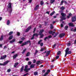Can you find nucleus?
Returning <instances> with one entry per match:
<instances>
[{
    "instance_id": "24",
    "label": "nucleus",
    "mask_w": 76,
    "mask_h": 76,
    "mask_svg": "<svg viewBox=\"0 0 76 76\" xmlns=\"http://www.w3.org/2000/svg\"><path fill=\"white\" fill-rule=\"evenodd\" d=\"M13 33V31L10 32L9 34V35H12Z\"/></svg>"
},
{
    "instance_id": "14",
    "label": "nucleus",
    "mask_w": 76,
    "mask_h": 76,
    "mask_svg": "<svg viewBox=\"0 0 76 76\" xmlns=\"http://www.w3.org/2000/svg\"><path fill=\"white\" fill-rule=\"evenodd\" d=\"M50 51H47L46 53V56H48L50 54Z\"/></svg>"
},
{
    "instance_id": "13",
    "label": "nucleus",
    "mask_w": 76,
    "mask_h": 76,
    "mask_svg": "<svg viewBox=\"0 0 76 76\" xmlns=\"http://www.w3.org/2000/svg\"><path fill=\"white\" fill-rule=\"evenodd\" d=\"M49 33V34H52L53 35H54V34H55V32H53L52 31H50Z\"/></svg>"
},
{
    "instance_id": "23",
    "label": "nucleus",
    "mask_w": 76,
    "mask_h": 76,
    "mask_svg": "<svg viewBox=\"0 0 76 76\" xmlns=\"http://www.w3.org/2000/svg\"><path fill=\"white\" fill-rule=\"evenodd\" d=\"M55 13V11H53L52 13L50 14V16H52Z\"/></svg>"
},
{
    "instance_id": "2",
    "label": "nucleus",
    "mask_w": 76,
    "mask_h": 76,
    "mask_svg": "<svg viewBox=\"0 0 76 76\" xmlns=\"http://www.w3.org/2000/svg\"><path fill=\"white\" fill-rule=\"evenodd\" d=\"M69 48H67V49H66V50H65V57H66L67 55V54H70L72 53V52L70 51H69Z\"/></svg>"
},
{
    "instance_id": "30",
    "label": "nucleus",
    "mask_w": 76,
    "mask_h": 76,
    "mask_svg": "<svg viewBox=\"0 0 76 76\" xmlns=\"http://www.w3.org/2000/svg\"><path fill=\"white\" fill-rule=\"evenodd\" d=\"M29 54H30V53L29 52L26 55V56H27V57L29 56Z\"/></svg>"
},
{
    "instance_id": "9",
    "label": "nucleus",
    "mask_w": 76,
    "mask_h": 76,
    "mask_svg": "<svg viewBox=\"0 0 76 76\" xmlns=\"http://www.w3.org/2000/svg\"><path fill=\"white\" fill-rule=\"evenodd\" d=\"M31 26H29L26 30V32H28L30 29H31Z\"/></svg>"
},
{
    "instance_id": "53",
    "label": "nucleus",
    "mask_w": 76,
    "mask_h": 76,
    "mask_svg": "<svg viewBox=\"0 0 76 76\" xmlns=\"http://www.w3.org/2000/svg\"><path fill=\"white\" fill-rule=\"evenodd\" d=\"M22 42H23V41H19V43H20V44H21V43H22Z\"/></svg>"
},
{
    "instance_id": "31",
    "label": "nucleus",
    "mask_w": 76,
    "mask_h": 76,
    "mask_svg": "<svg viewBox=\"0 0 76 76\" xmlns=\"http://www.w3.org/2000/svg\"><path fill=\"white\" fill-rule=\"evenodd\" d=\"M42 40L41 39L38 42V43L39 44H40V43H41V42H42Z\"/></svg>"
},
{
    "instance_id": "7",
    "label": "nucleus",
    "mask_w": 76,
    "mask_h": 76,
    "mask_svg": "<svg viewBox=\"0 0 76 76\" xmlns=\"http://www.w3.org/2000/svg\"><path fill=\"white\" fill-rule=\"evenodd\" d=\"M76 21V16H74L72 17V22H75V21Z\"/></svg>"
},
{
    "instance_id": "48",
    "label": "nucleus",
    "mask_w": 76,
    "mask_h": 76,
    "mask_svg": "<svg viewBox=\"0 0 76 76\" xmlns=\"http://www.w3.org/2000/svg\"><path fill=\"white\" fill-rule=\"evenodd\" d=\"M38 52V51L37 50H36L35 51V54H36Z\"/></svg>"
},
{
    "instance_id": "55",
    "label": "nucleus",
    "mask_w": 76,
    "mask_h": 76,
    "mask_svg": "<svg viewBox=\"0 0 76 76\" xmlns=\"http://www.w3.org/2000/svg\"><path fill=\"white\" fill-rule=\"evenodd\" d=\"M69 16L70 17L71 16H72V14H71V13H69Z\"/></svg>"
},
{
    "instance_id": "59",
    "label": "nucleus",
    "mask_w": 76,
    "mask_h": 76,
    "mask_svg": "<svg viewBox=\"0 0 76 76\" xmlns=\"http://www.w3.org/2000/svg\"><path fill=\"white\" fill-rule=\"evenodd\" d=\"M5 48H7V47L6 46H5L4 47V49H5Z\"/></svg>"
},
{
    "instance_id": "54",
    "label": "nucleus",
    "mask_w": 76,
    "mask_h": 76,
    "mask_svg": "<svg viewBox=\"0 0 76 76\" xmlns=\"http://www.w3.org/2000/svg\"><path fill=\"white\" fill-rule=\"evenodd\" d=\"M35 30H36V28H35L34 29V31H33L34 33H35Z\"/></svg>"
},
{
    "instance_id": "36",
    "label": "nucleus",
    "mask_w": 76,
    "mask_h": 76,
    "mask_svg": "<svg viewBox=\"0 0 76 76\" xmlns=\"http://www.w3.org/2000/svg\"><path fill=\"white\" fill-rule=\"evenodd\" d=\"M64 7H62L61 8H60V9H61V10H64Z\"/></svg>"
},
{
    "instance_id": "8",
    "label": "nucleus",
    "mask_w": 76,
    "mask_h": 76,
    "mask_svg": "<svg viewBox=\"0 0 76 76\" xmlns=\"http://www.w3.org/2000/svg\"><path fill=\"white\" fill-rule=\"evenodd\" d=\"M65 34L64 33H62L61 34H60L59 36V37H60L61 38H62V37H63L65 35Z\"/></svg>"
},
{
    "instance_id": "38",
    "label": "nucleus",
    "mask_w": 76,
    "mask_h": 76,
    "mask_svg": "<svg viewBox=\"0 0 76 76\" xmlns=\"http://www.w3.org/2000/svg\"><path fill=\"white\" fill-rule=\"evenodd\" d=\"M53 25L52 24H50V28L51 29H53Z\"/></svg>"
},
{
    "instance_id": "28",
    "label": "nucleus",
    "mask_w": 76,
    "mask_h": 76,
    "mask_svg": "<svg viewBox=\"0 0 76 76\" xmlns=\"http://www.w3.org/2000/svg\"><path fill=\"white\" fill-rule=\"evenodd\" d=\"M60 54H61V52L60 51H58L57 53V55H60Z\"/></svg>"
},
{
    "instance_id": "18",
    "label": "nucleus",
    "mask_w": 76,
    "mask_h": 76,
    "mask_svg": "<svg viewBox=\"0 0 76 76\" xmlns=\"http://www.w3.org/2000/svg\"><path fill=\"white\" fill-rule=\"evenodd\" d=\"M15 41H16V39H13L12 41L10 42V43H13V42H14Z\"/></svg>"
},
{
    "instance_id": "41",
    "label": "nucleus",
    "mask_w": 76,
    "mask_h": 76,
    "mask_svg": "<svg viewBox=\"0 0 76 76\" xmlns=\"http://www.w3.org/2000/svg\"><path fill=\"white\" fill-rule=\"evenodd\" d=\"M11 71V69H8L7 70V72H10Z\"/></svg>"
},
{
    "instance_id": "64",
    "label": "nucleus",
    "mask_w": 76,
    "mask_h": 76,
    "mask_svg": "<svg viewBox=\"0 0 76 76\" xmlns=\"http://www.w3.org/2000/svg\"><path fill=\"white\" fill-rule=\"evenodd\" d=\"M29 3H31L32 2V0H29Z\"/></svg>"
},
{
    "instance_id": "22",
    "label": "nucleus",
    "mask_w": 76,
    "mask_h": 76,
    "mask_svg": "<svg viewBox=\"0 0 76 76\" xmlns=\"http://www.w3.org/2000/svg\"><path fill=\"white\" fill-rule=\"evenodd\" d=\"M3 39V36H1V38H0V41H2Z\"/></svg>"
},
{
    "instance_id": "34",
    "label": "nucleus",
    "mask_w": 76,
    "mask_h": 76,
    "mask_svg": "<svg viewBox=\"0 0 76 76\" xmlns=\"http://www.w3.org/2000/svg\"><path fill=\"white\" fill-rule=\"evenodd\" d=\"M44 50H45V48H41L40 51H44Z\"/></svg>"
},
{
    "instance_id": "37",
    "label": "nucleus",
    "mask_w": 76,
    "mask_h": 76,
    "mask_svg": "<svg viewBox=\"0 0 76 76\" xmlns=\"http://www.w3.org/2000/svg\"><path fill=\"white\" fill-rule=\"evenodd\" d=\"M35 34V36L36 37H37V36H38V35H39V34H38L37 33H36L35 34Z\"/></svg>"
},
{
    "instance_id": "46",
    "label": "nucleus",
    "mask_w": 76,
    "mask_h": 76,
    "mask_svg": "<svg viewBox=\"0 0 76 76\" xmlns=\"http://www.w3.org/2000/svg\"><path fill=\"white\" fill-rule=\"evenodd\" d=\"M63 2H64V1H61V4H60V5H62L63 3Z\"/></svg>"
},
{
    "instance_id": "1",
    "label": "nucleus",
    "mask_w": 76,
    "mask_h": 76,
    "mask_svg": "<svg viewBox=\"0 0 76 76\" xmlns=\"http://www.w3.org/2000/svg\"><path fill=\"white\" fill-rule=\"evenodd\" d=\"M59 13H61V15L62 16V19H63V20H65L66 19V17H65L66 16V14L62 12H63V11H59Z\"/></svg>"
},
{
    "instance_id": "61",
    "label": "nucleus",
    "mask_w": 76,
    "mask_h": 76,
    "mask_svg": "<svg viewBox=\"0 0 76 76\" xmlns=\"http://www.w3.org/2000/svg\"><path fill=\"white\" fill-rule=\"evenodd\" d=\"M26 60H27V61H28L29 60V58H26Z\"/></svg>"
},
{
    "instance_id": "35",
    "label": "nucleus",
    "mask_w": 76,
    "mask_h": 76,
    "mask_svg": "<svg viewBox=\"0 0 76 76\" xmlns=\"http://www.w3.org/2000/svg\"><path fill=\"white\" fill-rule=\"evenodd\" d=\"M67 28H68V26H65V30H67Z\"/></svg>"
},
{
    "instance_id": "43",
    "label": "nucleus",
    "mask_w": 76,
    "mask_h": 76,
    "mask_svg": "<svg viewBox=\"0 0 76 76\" xmlns=\"http://www.w3.org/2000/svg\"><path fill=\"white\" fill-rule=\"evenodd\" d=\"M26 49H25L24 50H23V51L22 52V53L23 54V53H25V51H26Z\"/></svg>"
},
{
    "instance_id": "26",
    "label": "nucleus",
    "mask_w": 76,
    "mask_h": 76,
    "mask_svg": "<svg viewBox=\"0 0 76 76\" xmlns=\"http://www.w3.org/2000/svg\"><path fill=\"white\" fill-rule=\"evenodd\" d=\"M40 35V38H42L43 37H44V34H39Z\"/></svg>"
},
{
    "instance_id": "60",
    "label": "nucleus",
    "mask_w": 76,
    "mask_h": 76,
    "mask_svg": "<svg viewBox=\"0 0 76 76\" xmlns=\"http://www.w3.org/2000/svg\"><path fill=\"white\" fill-rule=\"evenodd\" d=\"M4 64H0V65L1 66H4Z\"/></svg>"
},
{
    "instance_id": "40",
    "label": "nucleus",
    "mask_w": 76,
    "mask_h": 76,
    "mask_svg": "<svg viewBox=\"0 0 76 76\" xmlns=\"http://www.w3.org/2000/svg\"><path fill=\"white\" fill-rule=\"evenodd\" d=\"M47 39H48V37H45L44 39L45 41H46V40H47Z\"/></svg>"
},
{
    "instance_id": "25",
    "label": "nucleus",
    "mask_w": 76,
    "mask_h": 76,
    "mask_svg": "<svg viewBox=\"0 0 76 76\" xmlns=\"http://www.w3.org/2000/svg\"><path fill=\"white\" fill-rule=\"evenodd\" d=\"M7 25H9V24H10V21L9 20H8L7 21Z\"/></svg>"
},
{
    "instance_id": "11",
    "label": "nucleus",
    "mask_w": 76,
    "mask_h": 76,
    "mask_svg": "<svg viewBox=\"0 0 76 76\" xmlns=\"http://www.w3.org/2000/svg\"><path fill=\"white\" fill-rule=\"evenodd\" d=\"M44 31V29H42L40 30V31L39 32V35H41V34H42V33H43Z\"/></svg>"
},
{
    "instance_id": "47",
    "label": "nucleus",
    "mask_w": 76,
    "mask_h": 76,
    "mask_svg": "<svg viewBox=\"0 0 76 76\" xmlns=\"http://www.w3.org/2000/svg\"><path fill=\"white\" fill-rule=\"evenodd\" d=\"M71 45V44H70V43H68V44H67V46H68V47H69V46H70V45Z\"/></svg>"
},
{
    "instance_id": "21",
    "label": "nucleus",
    "mask_w": 76,
    "mask_h": 76,
    "mask_svg": "<svg viewBox=\"0 0 76 76\" xmlns=\"http://www.w3.org/2000/svg\"><path fill=\"white\" fill-rule=\"evenodd\" d=\"M50 70L49 69H48V70L47 72L45 74H47V75H48V73H50Z\"/></svg>"
},
{
    "instance_id": "5",
    "label": "nucleus",
    "mask_w": 76,
    "mask_h": 76,
    "mask_svg": "<svg viewBox=\"0 0 76 76\" xmlns=\"http://www.w3.org/2000/svg\"><path fill=\"white\" fill-rule=\"evenodd\" d=\"M28 43H30V44L31 42L29 41H28L25 42L24 43H23L22 44L21 46H23L24 45H26V44H28Z\"/></svg>"
},
{
    "instance_id": "56",
    "label": "nucleus",
    "mask_w": 76,
    "mask_h": 76,
    "mask_svg": "<svg viewBox=\"0 0 76 76\" xmlns=\"http://www.w3.org/2000/svg\"><path fill=\"white\" fill-rule=\"evenodd\" d=\"M61 27H63V25L62 24H61Z\"/></svg>"
},
{
    "instance_id": "39",
    "label": "nucleus",
    "mask_w": 76,
    "mask_h": 76,
    "mask_svg": "<svg viewBox=\"0 0 76 76\" xmlns=\"http://www.w3.org/2000/svg\"><path fill=\"white\" fill-rule=\"evenodd\" d=\"M35 34H34L33 37L31 38V39H33L34 38V37L35 36Z\"/></svg>"
},
{
    "instance_id": "44",
    "label": "nucleus",
    "mask_w": 76,
    "mask_h": 76,
    "mask_svg": "<svg viewBox=\"0 0 76 76\" xmlns=\"http://www.w3.org/2000/svg\"><path fill=\"white\" fill-rule=\"evenodd\" d=\"M36 60H35V59H34L33 60V63H36Z\"/></svg>"
},
{
    "instance_id": "12",
    "label": "nucleus",
    "mask_w": 76,
    "mask_h": 76,
    "mask_svg": "<svg viewBox=\"0 0 76 76\" xmlns=\"http://www.w3.org/2000/svg\"><path fill=\"white\" fill-rule=\"evenodd\" d=\"M68 24L69 26H75L73 25V23H69Z\"/></svg>"
},
{
    "instance_id": "16",
    "label": "nucleus",
    "mask_w": 76,
    "mask_h": 76,
    "mask_svg": "<svg viewBox=\"0 0 76 76\" xmlns=\"http://www.w3.org/2000/svg\"><path fill=\"white\" fill-rule=\"evenodd\" d=\"M38 8H39V5H37L35 7L34 9L35 10H37Z\"/></svg>"
},
{
    "instance_id": "33",
    "label": "nucleus",
    "mask_w": 76,
    "mask_h": 76,
    "mask_svg": "<svg viewBox=\"0 0 76 76\" xmlns=\"http://www.w3.org/2000/svg\"><path fill=\"white\" fill-rule=\"evenodd\" d=\"M40 4L41 5H43L44 4V2L42 1L40 2Z\"/></svg>"
},
{
    "instance_id": "27",
    "label": "nucleus",
    "mask_w": 76,
    "mask_h": 76,
    "mask_svg": "<svg viewBox=\"0 0 76 76\" xmlns=\"http://www.w3.org/2000/svg\"><path fill=\"white\" fill-rule=\"evenodd\" d=\"M55 0H50V3H53L54 2Z\"/></svg>"
},
{
    "instance_id": "20",
    "label": "nucleus",
    "mask_w": 76,
    "mask_h": 76,
    "mask_svg": "<svg viewBox=\"0 0 76 76\" xmlns=\"http://www.w3.org/2000/svg\"><path fill=\"white\" fill-rule=\"evenodd\" d=\"M18 64H19V63L18 62L15 63L14 65V67H16L17 65H18Z\"/></svg>"
},
{
    "instance_id": "10",
    "label": "nucleus",
    "mask_w": 76,
    "mask_h": 76,
    "mask_svg": "<svg viewBox=\"0 0 76 76\" xmlns=\"http://www.w3.org/2000/svg\"><path fill=\"white\" fill-rule=\"evenodd\" d=\"M18 54H15L13 57V58L14 59H15V58H16V57H18Z\"/></svg>"
},
{
    "instance_id": "62",
    "label": "nucleus",
    "mask_w": 76,
    "mask_h": 76,
    "mask_svg": "<svg viewBox=\"0 0 76 76\" xmlns=\"http://www.w3.org/2000/svg\"><path fill=\"white\" fill-rule=\"evenodd\" d=\"M46 13H47L49 15V14H50V12H49L47 11L46 12Z\"/></svg>"
},
{
    "instance_id": "32",
    "label": "nucleus",
    "mask_w": 76,
    "mask_h": 76,
    "mask_svg": "<svg viewBox=\"0 0 76 76\" xmlns=\"http://www.w3.org/2000/svg\"><path fill=\"white\" fill-rule=\"evenodd\" d=\"M23 66H22L21 67V71L20 72H22L23 71Z\"/></svg>"
},
{
    "instance_id": "4",
    "label": "nucleus",
    "mask_w": 76,
    "mask_h": 76,
    "mask_svg": "<svg viewBox=\"0 0 76 76\" xmlns=\"http://www.w3.org/2000/svg\"><path fill=\"white\" fill-rule=\"evenodd\" d=\"M28 66L27 65H26L25 66V68L24 69V70L25 71V72H28V70H30L31 68H28Z\"/></svg>"
},
{
    "instance_id": "6",
    "label": "nucleus",
    "mask_w": 76,
    "mask_h": 76,
    "mask_svg": "<svg viewBox=\"0 0 76 76\" xmlns=\"http://www.w3.org/2000/svg\"><path fill=\"white\" fill-rule=\"evenodd\" d=\"M7 56L6 55H4L1 56V58H0L1 60H3L5 59L6 58Z\"/></svg>"
},
{
    "instance_id": "17",
    "label": "nucleus",
    "mask_w": 76,
    "mask_h": 76,
    "mask_svg": "<svg viewBox=\"0 0 76 76\" xmlns=\"http://www.w3.org/2000/svg\"><path fill=\"white\" fill-rule=\"evenodd\" d=\"M9 61H5V62L4 63V66H5V65H6V64H7L8 63H9Z\"/></svg>"
},
{
    "instance_id": "29",
    "label": "nucleus",
    "mask_w": 76,
    "mask_h": 76,
    "mask_svg": "<svg viewBox=\"0 0 76 76\" xmlns=\"http://www.w3.org/2000/svg\"><path fill=\"white\" fill-rule=\"evenodd\" d=\"M13 38V36H11L9 37V39H12Z\"/></svg>"
},
{
    "instance_id": "63",
    "label": "nucleus",
    "mask_w": 76,
    "mask_h": 76,
    "mask_svg": "<svg viewBox=\"0 0 76 76\" xmlns=\"http://www.w3.org/2000/svg\"><path fill=\"white\" fill-rule=\"evenodd\" d=\"M73 31H74V32H76V28H75V29H74L73 30Z\"/></svg>"
},
{
    "instance_id": "3",
    "label": "nucleus",
    "mask_w": 76,
    "mask_h": 76,
    "mask_svg": "<svg viewBox=\"0 0 76 76\" xmlns=\"http://www.w3.org/2000/svg\"><path fill=\"white\" fill-rule=\"evenodd\" d=\"M8 7L10 9V12L11 13L12 11V4L11 3H9L8 5Z\"/></svg>"
},
{
    "instance_id": "52",
    "label": "nucleus",
    "mask_w": 76,
    "mask_h": 76,
    "mask_svg": "<svg viewBox=\"0 0 76 76\" xmlns=\"http://www.w3.org/2000/svg\"><path fill=\"white\" fill-rule=\"evenodd\" d=\"M48 39H49V38H51V36L50 35L48 37Z\"/></svg>"
},
{
    "instance_id": "57",
    "label": "nucleus",
    "mask_w": 76,
    "mask_h": 76,
    "mask_svg": "<svg viewBox=\"0 0 76 76\" xmlns=\"http://www.w3.org/2000/svg\"><path fill=\"white\" fill-rule=\"evenodd\" d=\"M56 44H55L54 45H53V48H55L56 47Z\"/></svg>"
},
{
    "instance_id": "45",
    "label": "nucleus",
    "mask_w": 76,
    "mask_h": 76,
    "mask_svg": "<svg viewBox=\"0 0 76 76\" xmlns=\"http://www.w3.org/2000/svg\"><path fill=\"white\" fill-rule=\"evenodd\" d=\"M37 74H38V73L37 72H34V75H37Z\"/></svg>"
},
{
    "instance_id": "42",
    "label": "nucleus",
    "mask_w": 76,
    "mask_h": 76,
    "mask_svg": "<svg viewBox=\"0 0 76 76\" xmlns=\"http://www.w3.org/2000/svg\"><path fill=\"white\" fill-rule=\"evenodd\" d=\"M17 36H19L20 35V33H19V32H17Z\"/></svg>"
},
{
    "instance_id": "19",
    "label": "nucleus",
    "mask_w": 76,
    "mask_h": 76,
    "mask_svg": "<svg viewBox=\"0 0 76 76\" xmlns=\"http://www.w3.org/2000/svg\"><path fill=\"white\" fill-rule=\"evenodd\" d=\"M35 66V64H31L30 66L31 68H34Z\"/></svg>"
},
{
    "instance_id": "50",
    "label": "nucleus",
    "mask_w": 76,
    "mask_h": 76,
    "mask_svg": "<svg viewBox=\"0 0 76 76\" xmlns=\"http://www.w3.org/2000/svg\"><path fill=\"white\" fill-rule=\"evenodd\" d=\"M43 46V43H41L40 44V46H41V47L42 46Z\"/></svg>"
},
{
    "instance_id": "51",
    "label": "nucleus",
    "mask_w": 76,
    "mask_h": 76,
    "mask_svg": "<svg viewBox=\"0 0 76 76\" xmlns=\"http://www.w3.org/2000/svg\"><path fill=\"white\" fill-rule=\"evenodd\" d=\"M59 58V56H56V59H58V58Z\"/></svg>"
},
{
    "instance_id": "49",
    "label": "nucleus",
    "mask_w": 76,
    "mask_h": 76,
    "mask_svg": "<svg viewBox=\"0 0 76 76\" xmlns=\"http://www.w3.org/2000/svg\"><path fill=\"white\" fill-rule=\"evenodd\" d=\"M31 62H29L28 63V65H31Z\"/></svg>"
},
{
    "instance_id": "15",
    "label": "nucleus",
    "mask_w": 76,
    "mask_h": 76,
    "mask_svg": "<svg viewBox=\"0 0 76 76\" xmlns=\"http://www.w3.org/2000/svg\"><path fill=\"white\" fill-rule=\"evenodd\" d=\"M42 63L40 61H37L36 62L37 64H40Z\"/></svg>"
},
{
    "instance_id": "58",
    "label": "nucleus",
    "mask_w": 76,
    "mask_h": 76,
    "mask_svg": "<svg viewBox=\"0 0 76 76\" xmlns=\"http://www.w3.org/2000/svg\"><path fill=\"white\" fill-rule=\"evenodd\" d=\"M28 75V73H26V74H24V75L23 76H26V75Z\"/></svg>"
}]
</instances>
